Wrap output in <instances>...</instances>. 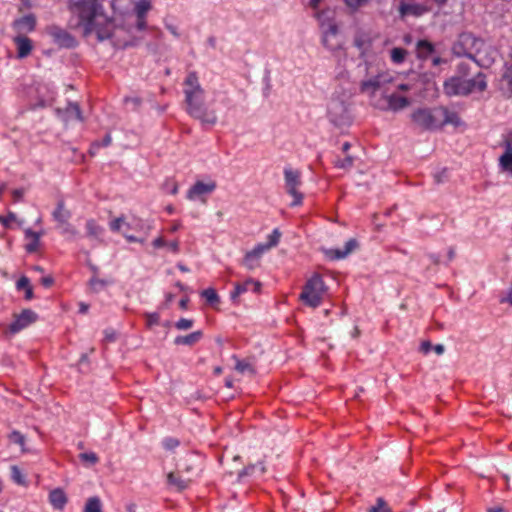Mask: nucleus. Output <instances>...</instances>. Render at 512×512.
I'll use <instances>...</instances> for the list:
<instances>
[{
    "label": "nucleus",
    "mask_w": 512,
    "mask_h": 512,
    "mask_svg": "<svg viewBox=\"0 0 512 512\" xmlns=\"http://www.w3.org/2000/svg\"><path fill=\"white\" fill-rule=\"evenodd\" d=\"M71 216V211L66 208L64 200H59L52 212L53 220L57 222V226L70 221Z\"/></svg>",
    "instance_id": "5701e85b"
},
{
    "label": "nucleus",
    "mask_w": 512,
    "mask_h": 512,
    "mask_svg": "<svg viewBox=\"0 0 512 512\" xmlns=\"http://www.w3.org/2000/svg\"><path fill=\"white\" fill-rule=\"evenodd\" d=\"M255 468H256V465H251V466L244 468L243 470H241L239 472L238 477L242 478L243 476L252 474Z\"/></svg>",
    "instance_id": "5fc2aeb1"
},
{
    "label": "nucleus",
    "mask_w": 512,
    "mask_h": 512,
    "mask_svg": "<svg viewBox=\"0 0 512 512\" xmlns=\"http://www.w3.org/2000/svg\"><path fill=\"white\" fill-rule=\"evenodd\" d=\"M163 447L166 449V450H173L175 449L176 447L179 446L180 442L178 439L176 438H173V437H167L163 440Z\"/></svg>",
    "instance_id": "09e8293b"
},
{
    "label": "nucleus",
    "mask_w": 512,
    "mask_h": 512,
    "mask_svg": "<svg viewBox=\"0 0 512 512\" xmlns=\"http://www.w3.org/2000/svg\"><path fill=\"white\" fill-rule=\"evenodd\" d=\"M83 512H103L100 498L97 496L88 498Z\"/></svg>",
    "instance_id": "2f4dec72"
},
{
    "label": "nucleus",
    "mask_w": 512,
    "mask_h": 512,
    "mask_svg": "<svg viewBox=\"0 0 512 512\" xmlns=\"http://www.w3.org/2000/svg\"><path fill=\"white\" fill-rule=\"evenodd\" d=\"M67 501L68 499L65 492L60 488H56L49 493V502L54 509L62 510L67 504Z\"/></svg>",
    "instance_id": "b1692460"
},
{
    "label": "nucleus",
    "mask_w": 512,
    "mask_h": 512,
    "mask_svg": "<svg viewBox=\"0 0 512 512\" xmlns=\"http://www.w3.org/2000/svg\"><path fill=\"white\" fill-rule=\"evenodd\" d=\"M413 123L422 130L433 131L442 128L446 124L459 126L460 117L456 112L439 106L434 108H418L411 114Z\"/></svg>",
    "instance_id": "7ed1b4c3"
},
{
    "label": "nucleus",
    "mask_w": 512,
    "mask_h": 512,
    "mask_svg": "<svg viewBox=\"0 0 512 512\" xmlns=\"http://www.w3.org/2000/svg\"><path fill=\"white\" fill-rule=\"evenodd\" d=\"M435 51V47L433 43L428 40H419L416 45L417 57L426 60L428 59Z\"/></svg>",
    "instance_id": "cd10ccee"
},
{
    "label": "nucleus",
    "mask_w": 512,
    "mask_h": 512,
    "mask_svg": "<svg viewBox=\"0 0 512 512\" xmlns=\"http://www.w3.org/2000/svg\"><path fill=\"white\" fill-rule=\"evenodd\" d=\"M45 33L52 39L53 43L60 48H74L77 41L67 30L58 25H49L45 28Z\"/></svg>",
    "instance_id": "6e6552de"
},
{
    "label": "nucleus",
    "mask_w": 512,
    "mask_h": 512,
    "mask_svg": "<svg viewBox=\"0 0 512 512\" xmlns=\"http://www.w3.org/2000/svg\"><path fill=\"white\" fill-rule=\"evenodd\" d=\"M166 245L168 246V248L173 252V253H178L179 252V242L178 241H173V242H170V243H166Z\"/></svg>",
    "instance_id": "0e129e2a"
},
{
    "label": "nucleus",
    "mask_w": 512,
    "mask_h": 512,
    "mask_svg": "<svg viewBox=\"0 0 512 512\" xmlns=\"http://www.w3.org/2000/svg\"><path fill=\"white\" fill-rule=\"evenodd\" d=\"M261 287H262V284L259 281L254 280L252 278H249L242 283L236 282L234 284V290L230 294L231 300L233 302H236L237 298L240 295H242L248 291H252L255 294H259L261 291Z\"/></svg>",
    "instance_id": "4468645a"
},
{
    "label": "nucleus",
    "mask_w": 512,
    "mask_h": 512,
    "mask_svg": "<svg viewBox=\"0 0 512 512\" xmlns=\"http://www.w3.org/2000/svg\"><path fill=\"white\" fill-rule=\"evenodd\" d=\"M264 253H266L264 247L257 244L252 250L246 252L241 264L248 270H254L260 266Z\"/></svg>",
    "instance_id": "dca6fc26"
},
{
    "label": "nucleus",
    "mask_w": 512,
    "mask_h": 512,
    "mask_svg": "<svg viewBox=\"0 0 512 512\" xmlns=\"http://www.w3.org/2000/svg\"><path fill=\"white\" fill-rule=\"evenodd\" d=\"M37 318L35 312L30 309H24L20 314L15 315V319L8 327V331L16 334L33 323Z\"/></svg>",
    "instance_id": "ddd939ff"
},
{
    "label": "nucleus",
    "mask_w": 512,
    "mask_h": 512,
    "mask_svg": "<svg viewBox=\"0 0 512 512\" xmlns=\"http://www.w3.org/2000/svg\"><path fill=\"white\" fill-rule=\"evenodd\" d=\"M391 60L395 64H401L405 61L407 51L404 48L395 47L390 52Z\"/></svg>",
    "instance_id": "c9c22d12"
},
{
    "label": "nucleus",
    "mask_w": 512,
    "mask_h": 512,
    "mask_svg": "<svg viewBox=\"0 0 512 512\" xmlns=\"http://www.w3.org/2000/svg\"><path fill=\"white\" fill-rule=\"evenodd\" d=\"M217 185L213 180L208 182L196 181L187 191L186 197L190 201L199 200L206 203V196L214 192Z\"/></svg>",
    "instance_id": "1a4fd4ad"
},
{
    "label": "nucleus",
    "mask_w": 512,
    "mask_h": 512,
    "mask_svg": "<svg viewBox=\"0 0 512 512\" xmlns=\"http://www.w3.org/2000/svg\"><path fill=\"white\" fill-rule=\"evenodd\" d=\"M152 245L155 248H162V247L166 246V241L164 240L163 237H158L153 240Z\"/></svg>",
    "instance_id": "13d9d810"
},
{
    "label": "nucleus",
    "mask_w": 512,
    "mask_h": 512,
    "mask_svg": "<svg viewBox=\"0 0 512 512\" xmlns=\"http://www.w3.org/2000/svg\"><path fill=\"white\" fill-rule=\"evenodd\" d=\"M443 91L445 95L452 96H468L469 90L466 87V79L461 76H452L443 83Z\"/></svg>",
    "instance_id": "9d476101"
},
{
    "label": "nucleus",
    "mask_w": 512,
    "mask_h": 512,
    "mask_svg": "<svg viewBox=\"0 0 512 512\" xmlns=\"http://www.w3.org/2000/svg\"><path fill=\"white\" fill-rule=\"evenodd\" d=\"M69 8L78 17V26L82 28L84 36L96 34L99 41L113 36L116 29L114 20L104 13L98 0H79Z\"/></svg>",
    "instance_id": "f257e3e1"
},
{
    "label": "nucleus",
    "mask_w": 512,
    "mask_h": 512,
    "mask_svg": "<svg viewBox=\"0 0 512 512\" xmlns=\"http://www.w3.org/2000/svg\"><path fill=\"white\" fill-rule=\"evenodd\" d=\"M42 236V233L41 232H35L31 229H26L25 230V237L27 239H30V240H39L40 241V237Z\"/></svg>",
    "instance_id": "3c124183"
},
{
    "label": "nucleus",
    "mask_w": 512,
    "mask_h": 512,
    "mask_svg": "<svg viewBox=\"0 0 512 512\" xmlns=\"http://www.w3.org/2000/svg\"><path fill=\"white\" fill-rule=\"evenodd\" d=\"M194 321L192 319L181 318L175 323V328L181 331H186L192 328Z\"/></svg>",
    "instance_id": "a19ab883"
},
{
    "label": "nucleus",
    "mask_w": 512,
    "mask_h": 512,
    "mask_svg": "<svg viewBox=\"0 0 512 512\" xmlns=\"http://www.w3.org/2000/svg\"><path fill=\"white\" fill-rule=\"evenodd\" d=\"M429 11L430 8L427 5L415 2L400 1L398 6V14L401 19H405L409 16L418 18Z\"/></svg>",
    "instance_id": "9b49d317"
},
{
    "label": "nucleus",
    "mask_w": 512,
    "mask_h": 512,
    "mask_svg": "<svg viewBox=\"0 0 512 512\" xmlns=\"http://www.w3.org/2000/svg\"><path fill=\"white\" fill-rule=\"evenodd\" d=\"M79 458L84 462H89L94 465L99 461L98 456L94 452H85L79 455Z\"/></svg>",
    "instance_id": "c03bdc74"
},
{
    "label": "nucleus",
    "mask_w": 512,
    "mask_h": 512,
    "mask_svg": "<svg viewBox=\"0 0 512 512\" xmlns=\"http://www.w3.org/2000/svg\"><path fill=\"white\" fill-rule=\"evenodd\" d=\"M387 102V109L391 111H399L410 105V101L407 97L392 93L385 96Z\"/></svg>",
    "instance_id": "412c9836"
},
{
    "label": "nucleus",
    "mask_w": 512,
    "mask_h": 512,
    "mask_svg": "<svg viewBox=\"0 0 512 512\" xmlns=\"http://www.w3.org/2000/svg\"><path fill=\"white\" fill-rule=\"evenodd\" d=\"M358 247V242L356 239L351 238L349 239L343 249L336 248V249H330L326 252V255L328 258L332 260H340L346 258L349 254H351L354 250H356Z\"/></svg>",
    "instance_id": "6ab92c4d"
},
{
    "label": "nucleus",
    "mask_w": 512,
    "mask_h": 512,
    "mask_svg": "<svg viewBox=\"0 0 512 512\" xmlns=\"http://www.w3.org/2000/svg\"><path fill=\"white\" fill-rule=\"evenodd\" d=\"M116 339L115 332L112 330H105V340L107 342H113Z\"/></svg>",
    "instance_id": "e2e57ef3"
},
{
    "label": "nucleus",
    "mask_w": 512,
    "mask_h": 512,
    "mask_svg": "<svg viewBox=\"0 0 512 512\" xmlns=\"http://www.w3.org/2000/svg\"><path fill=\"white\" fill-rule=\"evenodd\" d=\"M16 219V215L14 213H9L6 217H4V221L2 225L5 227H9L10 223Z\"/></svg>",
    "instance_id": "680f3d73"
},
{
    "label": "nucleus",
    "mask_w": 512,
    "mask_h": 512,
    "mask_svg": "<svg viewBox=\"0 0 512 512\" xmlns=\"http://www.w3.org/2000/svg\"><path fill=\"white\" fill-rule=\"evenodd\" d=\"M281 238L280 231L276 228L272 231L271 234L267 237V243H259L262 247H264L265 251H269L271 248L278 245Z\"/></svg>",
    "instance_id": "473e14b6"
},
{
    "label": "nucleus",
    "mask_w": 512,
    "mask_h": 512,
    "mask_svg": "<svg viewBox=\"0 0 512 512\" xmlns=\"http://www.w3.org/2000/svg\"><path fill=\"white\" fill-rule=\"evenodd\" d=\"M11 478L18 485H25L26 480L20 468L16 465L11 466Z\"/></svg>",
    "instance_id": "4c0bfd02"
},
{
    "label": "nucleus",
    "mask_w": 512,
    "mask_h": 512,
    "mask_svg": "<svg viewBox=\"0 0 512 512\" xmlns=\"http://www.w3.org/2000/svg\"><path fill=\"white\" fill-rule=\"evenodd\" d=\"M24 192V189H14L12 191L14 201H20L24 196Z\"/></svg>",
    "instance_id": "4d7b16f0"
},
{
    "label": "nucleus",
    "mask_w": 512,
    "mask_h": 512,
    "mask_svg": "<svg viewBox=\"0 0 512 512\" xmlns=\"http://www.w3.org/2000/svg\"><path fill=\"white\" fill-rule=\"evenodd\" d=\"M505 151L499 158V165L501 169L512 175V149L504 144Z\"/></svg>",
    "instance_id": "c756f323"
},
{
    "label": "nucleus",
    "mask_w": 512,
    "mask_h": 512,
    "mask_svg": "<svg viewBox=\"0 0 512 512\" xmlns=\"http://www.w3.org/2000/svg\"><path fill=\"white\" fill-rule=\"evenodd\" d=\"M85 228L87 236L93 239H100L104 233V228L95 219H88Z\"/></svg>",
    "instance_id": "c85d7f7f"
},
{
    "label": "nucleus",
    "mask_w": 512,
    "mask_h": 512,
    "mask_svg": "<svg viewBox=\"0 0 512 512\" xmlns=\"http://www.w3.org/2000/svg\"><path fill=\"white\" fill-rule=\"evenodd\" d=\"M432 349L435 351L437 355H442L444 353V346L442 344H437L435 346H432Z\"/></svg>",
    "instance_id": "338daca9"
},
{
    "label": "nucleus",
    "mask_w": 512,
    "mask_h": 512,
    "mask_svg": "<svg viewBox=\"0 0 512 512\" xmlns=\"http://www.w3.org/2000/svg\"><path fill=\"white\" fill-rule=\"evenodd\" d=\"M387 507V502L382 497H378L376 499V505L370 507L367 512H384Z\"/></svg>",
    "instance_id": "79ce46f5"
},
{
    "label": "nucleus",
    "mask_w": 512,
    "mask_h": 512,
    "mask_svg": "<svg viewBox=\"0 0 512 512\" xmlns=\"http://www.w3.org/2000/svg\"><path fill=\"white\" fill-rule=\"evenodd\" d=\"M456 71L458 73L457 76L464 78L470 74V65L467 62H460L456 67Z\"/></svg>",
    "instance_id": "49530a36"
},
{
    "label": "nucleus",
    "mask_w": 512,
    "mask_h": 512,
    "mask_svg": "<svg viewBox=\"0 0 512 512\" xmlns=\"http://www.w3.org/2000/svg\"><path fill=\"white\" fill-rule=\"evenodd\" d=\"M111 141H112L111 136H110L109 134H107V135H105V137L103 138V140H102L101 144H99V143H95V144L93 145V147H100V146H105V147H106V146H109V145L111 144Z\"/></svg>",
    "instance_id": "052dcab7"
},
{
    "label": "nucleus",
    "mask_w": 512,
    "mask_h": 512,
    "mask_svg": "<svg viewBox=\"0 0 512 512\" xmlns=\"http://www.w3.org/2000/svg\"><path fill=\"white\" fill-rule=\"evenodd\" d=\"M160 321V315L157 312L147 313L146 314V323L149 328L154 325H158Z\"/></svg>",
    "instance_id": "de8ad7c7"
},
{
    "label": "nucleus",
    "mask_w": 512,
    "mask_h": 512,
    "mask_svg": "<svg viewBox=\"0 0 512 512\" xmlns=\"http://www.w3.org/2000/svg\"><path fill=\"white\" fill-rule=\"evenodd\" d=\"M500 90L506 97H512V66L507 67L500 80Z\"/></svg>",
    "instance_id": "bb28decb"
},
{
    "label": "nucleus",
    "mask_w": 512,
    "mask_h": 512,
    "mask_svg": "<svg viewBox=\"0 0 512 512\" xmlns=\"http://www.w3.org/2000/svg\"><path fill=\"white\" fill-rule=\"evenodd\" d=\"M162 189L166 193L176 195L178 193L179 186L173 178H167L162 184Z\"/></svg>",
    "instance_id": "e433bc0d"
},
{
    "label": "nucleus",
    "mask_w": 512,
    "mask_h": 512,
    "mask_svg": "<svg viewBox=\"0 0 512 512\" xmlns=\"http://www.w3.org/2000/svg\"><path fill=\"white\" fill-rule=\"evenodd\" d=\"M504 144H506L509 148L512 149V131L508 133Z\"/></svg>",
    "instance_id": "774afa93"
},
{
    "label": "nucleus",
    "mask_w": 512,
    "mask_h": 512,
    "mask_svg": "<svg viewBox=\"0 0 512 512\" xmlns=\"http://www.w3.org/2000/svg\"><path fill=\"white\" fill-rule=\"evenodd\" d=\"M61 234L66 236L68 239H73L79 235V231L69 221L57 226Z\"/></svg>",
    "instance_id": "72a5a7b5"
},
{
    "label": "nucleus",
    "mask_w": 512,
    "mask_h": 512,
    "mask_svg": "<svg viewBox=\"0 0 512 512\" xmlns=\"http://www.w3.org/2000/svg\"><path fill=\"white\" fill-rule=\"evenodd\" d=\"M328 114L331 122L341 125L345 119L346 107L340 101H332L329 105Z\"/></svg>",
    "instance_id": "aec40b11"
},
{
    "label": "nucleus",
    "mask_w": 512,
    "mask_h": 512,
    "mask_svg": "<svg viewBox=\"0 0 512 512\" xmlns=\"http://www.w3.org/2000/svg\"><path fill=\"white\" fill-rule=\"evenodd\" d=\"M151 9L150 0H138L134 6V13L136 15V28L139 31L146 29L147 22L146 16Z\"/></svg>",
    "instance_id": "f3484780"
},
{
    "label": "nucleus",
    "mask_w": 512,
    "mask_h": 512,
    "mask_svg": "<svg viewBox=\"0 0 512 512\" xmlns=\"http://www.w3.org/2000/svg\"><path fill=\"white\" fill-rule=\"evenodd\" d=\"M203 337L202 331H194L185 336H177L174 339L175 345H185V346H193L198 343Z\"/></svg>",
    "instance_id": "a878e982"
},
{
    "label": "nucleus",
    "mask_w": 512,
    "mask_h": 512,
    "mask_svg": "<svg viewBox=\"0 0 512 512\" xmlns=\"http://www.w3.org/2000/svg\"><path fill=\"white\" fill-rule=\"evenodd\" d=\"M343 1L349 8H351L353 10H357L361 7L366 6L370 0H343Z\"/></svg>",
    "instance_id": "a18cd8bd"
},
{
    "label": "nucleus",
    "mask_w": 512,
    "mask_h": 512,
    "mask_svg": "<svg viewBox=\"0 0 512 512\" xmlns=\"http://www.w3.org/2000/svg\"><path fill=\"white\" fill-rule=\"evenodd\" d=\"M201 296L212 306L220 303V297L214 288H207L201 292Z\"/></svg>",
    "instance_id": "f704fd0d"
},
{
    "label": "nucleus",
    "mask_w": 512,
    "mask_h": 512,
    "mask_svg": "<svg viewBox=\"0 0 512 512\" xmlns=\"http://www.w3.org/2000/svg\"><path fill=\"white\" fill-rule=\"evenodd\" d=\"M54 279L51 276H46L41 279V284L45 287L52 286Z\"/></svg>",
    "instance_id": "69168bd1"
},
{
    "label": "nucleus",
    "mask_w": 512,
    "mask_h": 512,
    "mask_svg": "<svg viewBox=\"0 0 512 512\" xmlns=\"http://www.w3.org/2000/svg\"><path fill=\"white\" fill-rule=\"evenodd\" d=\"M432 350V344L430 341H423L420 345V351L423 354H428Z\"/></svg>",
    "instance_id": "864d4df0"
},
{
    "label": "nucleus",
    "mask_w": 512,
    "mask_h": 512,
    "mask_svg": "<svg viewBox=\"0 0 512 512\" xmlns=\"http://www.w3.org/2000/svg\"><path fill=\"white\" fill-rule=\"evenodd\" d=\"M122 227L135 231H141L144 228V222L139 217H133L131 221H127L124 215L114 218L109 222V228L112 232L118 233L121 231Z\"/></svg>",
    "instance_id": "f8f14e48"
},
{
    "label": "nucleus",
    "mask_w": 512,
    "mask_h": 512,
    "mask_svg": "<svg viewBox=\"0 0 512 512\" xmlns=\"http://www.w3.org/2000/svg\"><path fill=\"white\" fill-rule=\"evenodd\" d=\"M36 23L35 15L30 13L15 19L12 23V28L16 32V35H26L35 30Z\"/></svg>",
    "instance_id": "2eb2a0df"
},
{
    "label": "nucleus",
    "mask_w": 512,
    "mask_h": 512,
    "mask_svg": "<svg viewBox=\"0 0 512 512\" xmlns=\"http://www.w3.org/2000/svg\"><path fill=\"white\" fill-rule=\"evenodd\" d=\"M8 438L11 443L18 444L22 448V451L25 450L24 446H25L26 439H25V436L21 432L14 430L8 435Z\"/></svg>",
    "instance_id": "58836bf2"
},
{
    "label": "nucleus",
    "mask_w": 512,
    "mask_h": 512,
    "mask_svg": "<svg viewBox=\"0 0 512 512\" xmlns=\"http://www.w3.org/2000/svg\"><path fill=\"white\" fill-rule=\"evenodd\" d=\"M371 66H367V74L369 77L363 80L360 84V90L363 93L374 95L377 90L384 87L386 84L391 83L393 77L391 73L384 69H378L375 74L371 70Z\"/></svg>",
    "instance_id": "423d86ee"
},
{
    "label": "nucleus",
    "mask_w": 512,
    "mask_h": 512,
    "mask_svg": "<svg viewBox=\"0 0 512 512\" xmlns=\"http://www.w3.org/2000/svg\"><path fill=\"white\" fill-rule=\"evenodd\" d=\"M500 303H509L512 306V285L509 287L506 295L501 296Z\"/></svg>",
    "instance_id": "603ef678"
},
{
    "label": "nucleus",
    "mask_w": 512,
    "mask_h": 512,
    "mask_svg": "<svg viewBox=\"0 0 512 512\" xmlns=\"http://www.w3.org/2000/svg\"><path fill=\"white\" fill-rule=\"evenodd\" d=\"M235 369L242 374L246 372H254L252 365L246 361H237Z\"/></svg>",
    "instance_id": "37998d69"
},
{
    "label": "nucleus",
    "mask_w": 512,
    "mask_h": 512,
    "mask_svg": "<svg viewBox=\"0 0 512 512\" xmlns=\"http://www.w3.org/2000/svg\"><path fill=\"white\" fill-rule=\"evenodd\" d=\"M466 87L469 95L474 92H484L487 89V81L484 73L479 72L471 79H466Z\"/></svg>",
    "instance_id": "4be33fe9"
},
{
    "label": "nucleus",
    "mask_w": 512,
    "mask_h": 512,
    "mask_svg": "<svg viewBox=\"0 0 512 512\" xmlns=\"http://www.w3.org/2000/svg\"><path fill=\"white\" fill-rule=\"evenodd\" d=\"M31 287L30 281L26 276H22L16 283V288L18 290H25Z\"/></svg>",
    "instance_id": "8fccbe9b"
},
{
    "label": "nucleus",
    "mask_w": 512,
    "mask_h": 512,
    "mask_svg": "<svg viewBox=\"0 0 512 512\" xmlns=\"http://www.w3.org/2000/svg\"><path fill=\"white\" fill-rule=\"evenodd\" d=\"M186 111L204 126H214L218 117L215 110L205 103V90L202 88L196 72H189L183 83Z\"/></svg>",
    "instance_id": "f03ea898"
},
{
    "label": "nucleus",
    "mask_w": 512,
    "mask_h": 512,
    "mask_svg": "<svg viewBox=\"0 0 512 512\" xmlns=\"http://www.w3.org/2000/svg\"><path fill=\"white\" fill-rule=\"evenodd\" d=\"M65 111H66V115L69 119L83 121V115H82L81 109L77 103L69 102Z\"/></svg>",
    "instance_id": "7c9ffc66"
},
{
    "label": "nucleus",
    "mask_w": 512,
    "mask_h": 512,
    "mask_svg": "<svg viewBox=\"0 0 512 512\" xmlns=\"http://www.w3.org/2000/svg\"><path fill=\"white\" fill-rule=\"evenodd\" d=\"M284 179H285V188L289 195H291L294 200L292 202V206H298L302 204L303 194L299 192V187L301 186V173L298 170H293L291 168L284 169Z\"/></svg>",
    "instance_id": "0eeeda50"
},
{
    "label": "nucleus",
    "mask_w": 512,
    "mask_h": 512,
    "mask_svg": "<svg viewBox=\"0 0 512 512\" xmlns=\"http://www.w3.org/2000/svg\"><path fill=\"white\" fill-rule=\"evenodd\" d=\"M13 43L16 46L17 57L19 59L28 57L34 48L32 40L26 35H15L13 37Z\"/></svg>",
    "instance_id": "a211bd4d"
},
{
    "label": "nucleus",
    "mask_w": 512,
    "mask_h": 512,
    "mask_svg": "<svg viewBox=\"0 0 512 512\" xmlns=\"http://www.w3.org/2000/svg\"><path fill=\"white\" fill-rule=\"evenodd\" d=\"M168 484L175 487L177 491L187 489L191 484V479L183 478L179 473L171 472L167 476Z\"/></svg>",
    "instance_id": "393cba45"
},
{
    "label": "nucleus",
    "mask_w": 512,
    "mask_h": 512,
    "mask_svg": "<svg viewBox=\"0 0 512 512\" xmlns=\"http://www.w3.org/2000/svg\"><path fill=\"white\" fill-rule=\"evenodd\" d=\"M324 293V281L320 275L315 274L306 282L299 298L305 305L316 308L321 305Z\"/></svg>",
    "instance_id": "39448f33"
},
{
    "label": "nucleus",
    "mask_w": 512,
    "mask_h": 512,
    "mask_svg": "<svg viewBox=\"0 0 512 512\" xmlns=\"http://www.w3.org/2000/svg\"><path fill=\"white\" fill-rule=\"evenodd\" d=\"M38 246H39V240H31L27 245H26V250L28 252H35L37 249H38Z\"/></svg>",
    "instance_id": "6e6d98bb"
},
{
    "label": "nucleus",
    "mask_w": 512,
    "mask_h": 512,
    "mask_svg": "<svg viewBox=\"0 0 512 512\" xmlns=\"http://www.w3.org/2000/svg\"><path fill=\"white\" fill-rule=\"evenodd\" d=\"M122 235L124 236V238L129 242V243H142L143 240L137 238L136 236L134 235H130V234H127V233H122Z\"/></svg>",
    "instance_id": "bf43d9fd"
},
{
    "label": "nucleus",
    "mask_w": 512,
    "mask_h": 512,
    "mask_svg": "<svg viewBox=\"0 0 512 512\" xmlns=\"http://www.w3.org/2000/svg\"><path fill=\"white\" fill-rule=\"evenodd\" d=\"M354 164V158L347 155L344 159H337L334 162L335 167L340 169H350Z\"/></svg>",
    "instance_id": "ea45409f"
},
{
    "label": "nucleus",
    "mask_w": 512,
    "mask_h": 512,
    "mask_svg": "<svg viewBox=\"0 0 512 512\" xmlns=\"http://www.w3.org/2000/svg\"><path fill=\"white\" fill-rule=\"evenodd\" d=\"M482 41L471 33H462L452 45V53L456 57H466L479 65L476 55Z\"/></svg>",
    "instance_id": "20e7f679"
}]
</instances>
